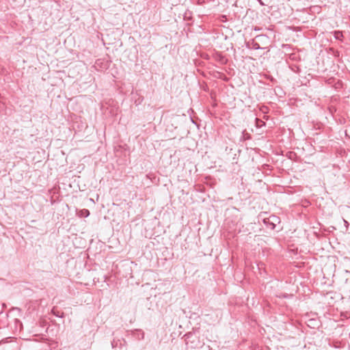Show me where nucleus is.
Listing matches in <instances>:
<instances>
[{
  "label": "nucleus",
  "mask_w": 350,
  "mask_h": 350,
  "mask_svg": "<svg viewBox=\"0 0 350 350\" xmlns=\"http://www.w3.org/2000/svg\"><path fill=\"white\" fill-rule=\"evenodd\" d=\"M126 341L124 339H116L114 338L111 341V347L114 350H126L124 349V347L125 346Z\"/></svg>",
  "instance_id": "nucleus-1"
},
{
  "label": "nucleus",
  "mask_w": 350,
  "mask_h": 350,
  "mask_svg": "<svg viewBox=\"0 0 350 350\" xmlns=\"http://www.w3.org/2000/svg\"><path fill=\"white\" fill-rule=\"evenodd\" d=\"M131 334L139 340H143L144 338V332L142 329L132 330Z\"/></svg>",
  "instance_id": "nucleus-2"
},
{
  "label": "nucleus",
  "mask_w": 350,
  "mask_h": 350,
  "mask_svg": "<svg viewBox=\"0 0 350 350\" xmlns=\"http://www.w3.org/2000/svg\"><path fill=\"white\" fill-rule=\"evenodd\" d=\"M267 221H271L272 224H275L276 223H280V218L275 215H271L269 218H268Z\"/></svg>",
  "instance_id": "nucleus-3"
},
{
  "label": "nucleus",
  "mask_w": 350,
  "mask_h": 350,
  "mask_svg": "<svg viewBox=\"0 0 350 350\" xmlns=\"http://www.w3.org/2000/svg\"><path fill=\"white\" fill-rule=\"evenodd\" d=\"M268 218L264 219L263 221L265 224L267 226V228H270L271 230H274L275 228V224H272L271 221H267Z\"/></svg>",
  "instance_id": "nucleus-4"
},
{
  "label": "nucleus",
  "mask_w": 350,
  "mask_h": 350,
  "mask_svg": "<svg viewBox=\"0 0 350 350\" xmlns=\"http://www.w3.org/2000/svg\"><path fill=\"white\" fill-rule=\"evenodd\" d=\"M252 48L256 50L264 49L263 47L260 46V44L258 42L254 40H252Z\"/></svg>",
  "instance_id": "nucleus-5"
},
{
  "label": "nucleus",
  "mask_w": 350,
  "mask_h": 350,
  "mask_svg": "<svg viewBox=\"0 0 350 350\" xmlns=\"http://www.w3.org/2000/svg\"><path fill=\"white\" fill-rule=\"evenodd\" d=\"M334 37L336 40H341V38L343 37L342 32L340 31H335L334 33Z\"/></svg>",
  "instance_id": "nucleus-6"
},
{
  "label": "nucleus",
  "mask_w": 350,
  "mask_h": 350,
  "mask_svg": "<svg viewBox=\"0 0 350 350\" xmlns=\"http://www.w3.org/2000/svg\"><path fill=\"white\" fill-rule=\"evenodd\" d=\"M256 39L262 41L264 39H268V38L265 35H259L256 37Z\"/></svg>",
  "instance_id": "nucleus-7"
},
{
  "label": "nucleus",
  "mask_w": 350,
  "mask_h": 350,
  "mask_svg": "<svg viewBox=\"0 0 350 350\" xmlns=\"http://www.w3.org/2000/svg\"><path fill=\"white\" fill-rule=\"evenodd\" d=\"M82 215L84 217H88L90 215V211L88 209H83L81 211Z\"/></svg>",
  "instance_id": "nucleus-8"
},
{
  "label": "nucleus",
  "mask_w": 350,
  "mask_h": 350,
  "mask_svg": "<svg viewBox=\"0 0 350 350\" xmlns=\"http://www.w3.org/2000/svg\"><path fill=\"white\" fill-rule=\"evenodd\" d=\"M15 323L16 326H18V325H19L21 327L22 326L21 321L17 319H15Z\"/></svg>",
  "instance_id": "nucleus-9"
},
{
  "label": "nucleus",
  "mask_w": 350,
  "mask_h": 350,
  "mask_svg": "<svg viewBox=\"0 0 350 350\" xmlns=\"http://www.w3.org/2000/svg\"><path fill=\"white\" fill-rule=\"evenodd\" d=\"M53 312L54 313V314H55L56 317H62V316L59 314V312H55L54 311V310H53Z\"/></svg>",
  "instance_id": "nucleus-10"
},
{
  "label": "nucleus",
  "mask_w": 350,
  "mask_h": 350,
  "mask_svg": "<svg viewBox=\"0 0 350 350\" xmlns=\"http://www.w3.org/2000/svg\"><path fill=\"white\" fill-rule=\"evenodd\" d=\"M259 3L261 5H265V3L262 1V0H257Z\"/></svg>",
  "instance_id": "nucleus-11"
},
{
  "label": "nucleus",
  "mask_w": 350,
  "mask_h": 350,
  "mask_svg": "<svg viewBox=\"0 0 350 350\" xmlns=\"http://www.w3.org/2000/svg\"><path fill=\"white\" fill-rule=\"evenodd\" d=\"M190 336H191V333H188V334H186L185 335V336H186V337H187V338H188Z\"/></svg>",
  "instance_id": "nucleus-12"
},
{
  "label": "nucleus",
  "mask_w": 350,
  "mask_h": 350,
  "mask_svg": "<svg viewBox=\"0 0 350 350\" xmlns=\"http://www.w3.org/2000/svg\"><path fill=\"white\" fill-rule=\"evenodd\" d=\"M13 309H14V310H18V311H21V309H20V308H13Z\"/></svg>",
  "instance_id": "nucleus-13"
},
{
  "label": "nucleus",
  "mask_w": 350,
  "mask_h": 350,
  "mask_svg": "<svg viewBox=\"0 0 350 350\" xmlns=\"http://www.w3.org/2000/svg\"><path fill=\"white\" fill-rule=\"evenodd\" d=\"M344 221H345V225H347V226H348V225H349L348 222H347L346 220H344Z\"/></svg>",
  "instance_id": "nucleus-14"
},
{
  "label": "nucleus",
  "mask_w": 350,
  "mask_h": 350,
  "mask_svg": "<svg viewBox=\"0 0 350 350\" xmlns=\"http://www.w3.org/2000/svg\"><path fill=\"white\" fill-rule=\"evenodd\" d=\"M282 297H288V295H286V294H284V295H282Z\"/></svg>",
  "instance_id": "nucleus-15"
},
{
  "label": "nucleus",
  "mask_w": 350,
  "mask_h": 350,
  "mask_svg": "<svg viewBox=\"0 0 350 350\" xmlns=\"http://www.w3.org/2000/svg\"><path fill=\"white\" fill-rule=\"evenodd\" d=\"M254 30H256V31H258V30H259V29H256V28H255V29H254Z\"/></svg>",
  "instance_id": "nucleus-16"
}]
</instances>
